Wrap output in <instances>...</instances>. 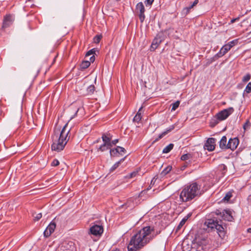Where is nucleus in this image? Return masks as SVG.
I'll return each mask as SVG.
<instances>
[{
  "instance_id": "nucleus-1",
  "label": "nucleus",
  "mask_w": 251,
  "mask_h": 251,
  "mask_svg": "<svg viewBox=\"0 0 251 251\" xmlns=\"http://www.w3.org/2000/svg\"><path fill=\"white\" fill-rule=\"evenodd\" d=\"M160 231H154L152 226L143 227L131 238L127 246L128 251H138L152 241Z\"/></svg>"
},
{
  "instance_id": "nucleus-2",
  "label": "nucleus",
  "mask_w": 251,
  "mask_h": 251,
  "mask_svg": "<svg viewBox=\"0 0 251 251\" xmlns=\"http://www.w3.org/2000/svg\"><path fill=\"white\" fill-rule=\"evenodd\" d=\"M201 185L197 182H192L186 185L182 188L179 194V201L187 202L199 197L202 194Z\"/></svg>"
},
{
  "instance_id": "nucleus-3",
  "label": "nucleus",
  "mask_w": 251,
  "mask_h": 251,
  "mask_svg": "<svg viewBox=\"0 0 251 251\" xmlns=\"http://www.w3.org/2000/svg\"><path fill=\"white\" fill-rule=\"evenodd\" d=\"M66 124L62 129L61 132L58 136V134H55L52 137L53 143L51 146V148L52 151L59 152L62 151L69 138H67L68 134L70 132V129L66 132V127L67 126Z\"/></svg>"
},
{
  "instance_id": "nucleus-4",
  "label": "nucleus",
  "mask_w": 251,
  "mask_h": 251,
  "mask_svg": "<svg viewBox=\"0 0 251 251\" xmlns=\"http://www.w3.org/2000/svg\"><path fill=\"white\" fill-rule=\"evenodd\" d=\"M58 221V218H55L48 225L44 231V236L48 238L50 236L56 227V224Z\"/></svg>"
},
{
  "instance_id": "nucleus-5",
  "label": "nucleus",
  "mask_w": 251,
  "mask_h": 251,
  "mask_svg": "<svg viewBox=\"0 0 251 251\" xmlns=\"http://www.w3.org/2000/svg\"><path fill=\"white\" fill-rule=\"evenodd\" d=\"M234 111L233 107H229L220 111L216 114L218 119L221 121L226 120L228 117Z\"/></svg>"
},
{
  "instance_id": "nucleus-6",
  "label": "nucleus",
  "mask_w": 251,
  "mask_h": 251,
  "mask_svg": "<svg viewBox=\"0 0 251 251\" xmlns=\"http://www.w3.org/2000/svg\"><path fill=\"white\" fill-rule=\"evenodd\" d=\"M135 11L138 15L141 23H143L145 19V9L142 2H139L136 4Z\"/></svg>"
},
{
  "instance_id": "nucleus-7",
  "label": "nucleus",
  "mask_w": 251,
  "mask_h": 251,
  "mask_svg": "<svg viewBox=\"0 0 251 251\" xmlns=\"http://www.w3.org/2000/svg\"><path fill=\"white\" fill-rule=\"evenodd\" d=\"M109 152L111 156L116 157L123 155L126 153V151L124 148L117 146L115 148L110 149Z\"/></svg>"
},
{
  "instance_id": "nucleus-8",
  "label": "nucleus",
  "mask_w": 251,
  "mask_h": 251,
  "mask_svg": "<svg viewBox=\"0 0 251 251\" xmlns=\"http://www.w3.org/2000/svg\"><path fill=\"white\" fill-rule=\"evenodd\" d=\"M103 231V227L101 226L94 225L89 229V234L95 236H100L102 234Z\"/></svg>"
},
{
  "instance_id": "nucleus-9",
  "label": "nucleus",
  "mask_w": 251,
  "mask_h": 251,
  "mask_svg": "<svg viewBox=\"0 0 251 251\" xmlns=\"http://www.w3.org/2000/svg\"><path fill=\"white\" fill-rule=\"evenodd\" d=\"M216 139L214 138H209L206 141L204 148L209 151H213L215 148Z\"/></svg>"
},
{
  "instance_id": "nucleus-10",
  "label": "nucleus",
  "mask_w": 251,
  "mask_h": 251,
  "mask_svg": "<svg viewBox=\"0 0 251 251\" xmlns=\"http://www.w3.org/2000/svg\"><path fill=\"white\" fill-rule=\"evenodd\" d=\"M14 18L11 15H6L3 18L2 29H4L9 27L12 24Z\"/></svg>"
},
{
  "instance_id": "nucleus-11",
  "label": "nucleus",
  "mask_w": 251,
  "mask_h": 251,
  "mask_svg": "<svg viewBox=\"0 0 251 251\" xmlns=\"http://www.w3.org/2000/svg\"><path fill=\"white\" fill-rule=\"evenodd\" d=\"M231 49V46H228L227 44L223 46L220 50L217 52L213 57L215 59H217L224 56L226 53H227Z\"/></svg>"
},
{
  "instance_id": "nucleus-12",
  "label": "nucleus",
  "mask_w": 251,
  "mask_h": 251,
  "mask_svg": "<svg viewBox=\"0 0 251 251\" xmlns=\"http://www.w3.org/2000/svg\"><path fill=\"white\" fill-rule=\"evenodd\" d=\"M239 141L238 138H230L227 142V148L231 151L235 150L239 145Z\"/></svg>"
},
{
  "instance_id": "nucleus-13",
  "label": "nucleus",
  "mask_w": 251,
  "mask_h": 251,
  "mask_svg": "<svg viewBox=\"0 0 251 251\" xmlns=\"http://www.w3.org/2000/svg\"><path fill=\"white\" fill-rule=\"evenodd\" d=\"M222 218L224 220L230 222L234 220L232 216L231 211L229 209H225L223 210Z\"/></svg>"
},
{
  "instance_id": "nucleus-14",
  "label": "nucleus",
  "mask_w": 251,
  "mask_h": 251,
  "mask_svg": "<svg viewBox=\"0 0 251 251\" xmlns=\"http://www.w3.org/2000/svg\"><path fill=\"white\" fill-rule=\"evenodd\" d=\"M218 221L214 219H207L205 222V224L206 225L207 228L209 229L208 231H211L212 230H215V227H216Z\"/></svg>"
},
{
  "instance_id": "nucleus-15",
  "label": "nucleus",
  "mask_w": 251,
  "mask_h": 251,
  "mask_svg": "<svg viewBox=\"0 0 251 251\" xmlns=\"http://www.w3.org/2000/svg\"><path fill=\"white\" fill-rule=\"evenodd\" d=\"M215 230L216 231L217 233L218 234L219 236L222 238L225 237V232L224 230V228L222 226V225L218 223L216 227H215Z\"/></svg>"
},
{
  "instance_id": "nucleus-16",
  "label": "nucleus",
  "mask_w": 251,
  "mask_h": 251,
  "mask_svg": "<svg viewBox=\"0 0 251 251\" xmlns=\"http://www.w3.org/2000/svg\"><path fill=\"white\" fill-rule=\"evenodd\" d=\"M219 147L222 150L228 149L227 138L226 136H223L219 142Z\"/></svg>"
},
{
  "instance_id": "nucleus-17",
  "label": "nucleus",
  "mask_w": 251,
  "mask_h": 251,
  "mask_svg": "<svg viewBox=\"0 0 251 251\" xmlns=\"http://www.w3.org/2000/svg\"><path fill=\"white\" fill-rule=\"evenodd\" d=\"M192 213H189L186 216L183 218L176 227V231L179 230L184 226L187 220L192 216Z\"/></svg>"
},
{
  "instance_id": "nucleus-18",
  "label": "nucleus",
  "mask_w": 251,
  "mask_h": 251,
  "mask_svg": "<svg viewBox=\"0 0 251 251\" xmlns=\"http://www.w3.org/2000/svg\"><path fill=\"white\" fill-rule=\"evenodd\" d=\"M112 135L109 133H103L102 135V140L103 143L107 144L110 145V142L112 139Z\"/></svg>"
},
{
  "instance_id": "nucleus-19",
  "label": "nucleus",
  "mask_w": 251,
  "mask_h": 251,
  "mask_svg": "<svg viewBox=\"0 0 251 251\" xmlns=\"http://www.w3.org/2000/svg\"><path fill=\"white\" fill-rule=\"evenodd\" d=\"M233 193V190H231L227 192L226 194L225 197L222 200V201L224 202H228L229 201L230 198L232 197Z\"/></svg>"
},
{
  "instance_id": "nucleus-20",
  "label": "nucleus",
  "mask_w": 251,
  "mask_h": 251,
  "mask_svg": "<svg viewBox=\"0 0 251 251\" xmlns=\"http://www.w3.org/2000/svg\"><path fill=\"white\" fill-rule=\"evenodd\" d=\"M161 42H162L160 41L156 37H155L153 40L151 46V49H152V50H154L155 49H156Z\"/></svg>"
},
{
  "instance_id": "nucleus-21",
  "label": "nucleus",
  "mask_w": 251,
  "mask_h": 251,
  "mask_svg": "<svg viewBox=\"0 0 251 251\" xmlns=\"http://www.w3.org/2000/svg\"><path fill=\"white\" fill-rule=\"evenodd\" d=\"M220 121H221L218 119V117H217L216 115H215L210 120L209 122V126L211 127H214L219 123Z\"/></svg>"
},
{
  "instance_id": "nucleus-22",
  "label": "nucleus",
  "mask_w": 251,
  "mask_h": 251,
  "mask_svg": "<svg viewBox=\"0 0 251 251\" xmlns=\"http://www.w3.org/2000/svg\"><path fill=\"white\" fill-rule=\"evenodd\" d=\"M126 157V156H125L124 158L121 159L119 161L116 162L110 169V172H112L115 170L119 166L120 164L125 160Z\"/></svg>"
},
{
  "instance_id": "nucleus-23",
  "label": "nucleus",
  "mask_w": 251,
  "mask_h": 251,
  "mask_svg": "<svg viewBox=\"0 0 251 251\" xmlns=\"http://www.w3.org/2000/svg\"><path fill=\"white\" fill-rule=\"evenodd\" d=\"M193 7H194L190 5L188 7H185L183 8L181 12V16L182 17L186 16L189 13L190 10L192 9Z\"/></svg>"
},
{
  "instance_id": "nucleus-24",
  "label": "nucleus",
  "mask_w": 251,
  "mask_h": 251,
  "mask_svg": "<svg viewBox=\"0 0 251 251\" xmlns=\"http://www.w3.org/2000/svg\"><path fill=\"white\" fill-rule=\"evenodd\" d=\"M111 146L109 144H106L105 143H103L97 149V151H107L108 149H110Z\"/></svg>"
},
{
  "instance_id": "nucleus-25",
  "label": "nucleus",
  "mask_w": 251,
  "mask_h": 251,
  "mask_svg": "<svg viewBox=\"0 0 251 251\" xmlns=\"http://www.w3.org/2000/svg\"><path fill=\"white\" fill-rule=\"evenodd\" d=\"M90 65V61L88 60L83 61L80 65L81 70H84L88 68Z\"/></svg>"
},
{
  "instance_id": "nucleus-26",
  "label": "nucleus",
  "mask_w": 251,
  "mask_h": 251,
  "mask_svg": "<svg viewBox=\"0 0 251 251\" xmlns=\"http://www.w3.org/2000/svg\"><path fill=\"white\" fill-rule=\"evenodd\" d=\"M73 246L74 243L72 242H70L68 243L67 242H64L61 246V248L66 250H69L71 248H73Z\"/></svg>"
},
{
  "instance_id": "nucleus-27",
  "label": "nucleus",
  "mask_w": 251,
  "mask_h": 251,
  "mask_svg": "<svg viewBox=\"0 0 251 251\" xmlns=\"http://www.w3.org/2000/svg\"><path fill=\"white\" fill-rule=\"evenodd\" d=\"M197 242H192L190 247L188 246L185 249L186 251H197Z\"/></svg>"
},
{
  "instance_id": "nucleus-28",
  "label": "nucleus",
  "mask_w": 251,
  "mask_h": 251,
  "mask_svg": "<svg viewBox=\"0 0 251 251\" xmlns=\"http://www.w3.org/2000/svg\"><path fill=\"white\" fill-rule=\"evenodd\" d=\"M174 145L172 143L169 144L163 150V153H167L169 152L174 148Z\"/></svg>"
},
{
  "instance_id": "nucleus-29",
  "label": "nucleus",
  "mask_w": 251,
  "mask_h": 251,
  "mask_svg": "<svg viewBox=\"0 0 251 251\" xmlns=\"http://www.w3.org/2000/svg\"><path fill=\"white\" fill-rule=\"evenodd\" d=\"M142 108V107H141L139 108L138 112L137 113V114L135 115V116L133 118L134 121L138 123L141 121L142 116H141V113H139V111L141 110Z\"/></svg>"
},
{
  "instance_id": "nucleus-30",
  "label": "nucleus",
  "mask_w": 251,
  "mask_h": 251,
  "mask_svg": "<svg viewBox=\"0 0 251 251\" xmlns=\"http://www.w3.org/2000/svg\"><path fill=\"white\" fill-rule=\"evenodd\" d=\"M160 41L163 42L165 39V35L163 31L158 32L155 36Z\"/></svg>"
},
{
  "instance_id": "nucleus-31",
  "label": "nucleus",
  "mask_w": 251,
  "mask_h": 251,
  "mask_svg": "<svg viewBox=\"0 0 251 251\" xmlns=\"http://www.w3.org/2000/svg\"><path fill=\"white\" fill-rule=\"evenodd\" d=\"M95 90V87L94 85H90L87 88V94L88 95H92Z\"/></svg>"
},
{
  "instance_id": "nucleus-32",
  "label": "nucleus",
  "mask_w": 251,
  "mask_h": 251,
  "mask_svg": "<svg viewBox=\"0 0 251 251\" xmlns=\"http://www.w3.org/2000/svg\"><path fill=\"white\" fill-rule=\"evenodd\" d=\"M196 247L197 251H206V250L205 245L200 244L198 242H197Z\"/></svg>"
},
{
  "instance_id": "nucleus-33",
  "label": "nucleus",
  "mask_w": 251,
  "mask_h": 251,
  "mask_svg": "<svg viewBox=\"0 0 251 251\" xmlns=\"http://www.w3.org/2000/svg\"><path fill=\"white\" fill-rule=\"evenodd\" d=\"M171 169H172V166H168L167 167H166L165 169H163V170L162 171L161 174L162 175L165 176L171 171Z\"/></svg>"
},
{
  "instance_id": "nucleus-34",
  "label": "nucleus",
  "mask_w": 251,
  "mask_h": 251,
  "mask_svg": "<svg viewBox=\"0 0 251 251\" xmlns=\"http://www.w3.org/2000/svg\"><path fill=\"white\" fill-rule=\"evenodd\" d=\"M192 154L190 153H186L183 155H182L181 156V160L183 161H185L188 159H189L190 158H192Z\"/></svg>"
},
{
  "instance_id": "nucleus-35",
  "label": "nucleus",
  "mask_w": 251,
  "mask_h": 251,
  "mask_svg": "<svg viewBox=\"0 0 251 251\" xmlns=\"http://www.w3.org/2000/svg\"><path fill=\"white\" fill-rule=\"evenodd\" d=\"M180 101L179 100H177L175 102L172 103V107L171 109V111H173L176 110L178 107Z\"/></svg>"
},
{
  "instance_id": "nucleus-36",
  "label": "nucleus",
  "mask_w": 251,
  "mask_h": 251,
  "mask_svg": "<svg viewBox=\"0 0 251 251\" xmlns=\"http://www.w3.org/2000/svg\"><path fill=\"white\" fill-rule=\"evenodd\" d=\"M101 38L102 36L101 35H96L93 39L94 42L96 44L99 43L100 42Z\"/></svg>"
},
{
  "instance_id": "nucleus-37",
  "label": "nucleus",
  "mask_w": 251,
  "mask_h": 251,
  "mask_svg": "<svg viewBox=\"0 0 251 251\" xmlns=\"http://www.w3.org/2000/svg\"><path fill=\"white\" fill-rule=\"evenodd\" d=\"M251 78V75L248 73L247 74L242 78V81L243 82H247V81H249Z\"/></svg>"
},
{
  "instance_id": "nucleus-38",
  "label": "nucleus",
  "mask_w": 251,
  "mask_h": 251,
  "mask_svg": "<svg viewBox=\"0 0 251 251\" xmlns=\"http://www.w3.org/2000/svg\"><path fill=\"white\" fill-rule=\"evenodd\" d=\"M251 92V81L246 86L245 90L244 93H250Z\"/></svg>"
},
{
  "instance_id": "nucleus-39",
  "label": "nucleus",
  "mask_w": 251,
  "mask_h": 251,
  "mask_svg": "<svg viewBox=\"0 0 251 251\" xmlns=\"http://www.w3.org/2000/svg\"><path fill=\"white\" fill-rule=\"evenodd\" d=\"M138 174V171H133L126 176V178H131L135 177Z\"/></svg>"
},
{
  "instance_id": "nucleus-40",
  "label": "nucleus",
  "mask_w": 251,
  "mask_h": 251,
  "mask_svg": "<svg viewBox=\"0 0 251 251\" xmlns=\"http://www.w3.org/2000/svg\"><path fill=\"white\" fill-rule=\"evenodd\" d=\"M168 133L165 131H163V132H162L161 134H160L158 135V137L157 138H156L155 139V140L154 141V142L158 141L159 140H160L161 138H162L163 137H164Z\"/></svg>"
},
{
  "instance_id": "nucleus-41",
  "label": "nucleus",
  "mask_w": 251,
  "mask_h": 251,
  "mask_svg": "<svg viewBox=\"0 0 251 251\" xmlns=\"http://www.w3.org/2000/svg\"><path fill=\"white\" fill-rule=\"evenodd\" d=\"M251 126V123L249 120H247L246 123L243 125V128L244 130L248 129Z\"/></svg>"
},
{
  "instance_id": "nucleus-42",
  "label": "nucleus",
  "mask_w": 251,
  "mask_h": 251,
  "mask_svg": "<svg viewBox=\"0 0 251 251\" xmlns=\"http://www.w3.org/2000/svg\"><path fill=\"white\" fill-rule=\"evenodd\" d=\"M95 51H96V49L93 48V49L89 50L86 53L85 56L87 57V56H90V55H92V54L94 55V54H95Z\"/></svg>"
},
{
  "instance_id": "nucleus-43",
  "label": "nucleus",
  "mask_w": 251,
  "mask_h": 251,
  "mask_svg": "<svg viewBox=\"0 0 251 251\" xmlns=\"http://www.w3.org/2000/svg\"><path fill=\"white\" fill-rule=\"evenodd\" d=\"M33 216L34 217V220L35 221H39L42 217V214L41 213H39L36 215V216H34L33 214Z\"/></svg>"
},
{
  "instance_id": "nucleus-44",
  "label": "nucleus",
  "mask_w": 251,
  "mask_h": 251,
  "mask_svg": "<svg viewBox=\"0 0 251 251\" xmlns=\"http://www.w3.org/2000/svg\"><path fill=\"white\" fill-rule=\"evenodd\" d=\"M175 127V125H173L170 126L169 127L166 128L165 130V131L168 133L169 132H171L172 130H173Z\"/></svg>"
},
{
  "instance_id": "nucleus-45",
  "label": "nucleus",
  "mask_w": 251,
  "mask_h": 251,
  "mask_svg": "<svg viewBox=\"0 0 251 251\" xmlns=\"http://www.w3.org/2000/svg\"><path fill=\"white\" fill-rule=\"evenodd\" d=\"M59 164V161L56 159H53V160L52 161L51 163V165L52 166H58V165Z\"/></svg>"
},
{
  "instance_id": "nucleus-46",
  "label": "nucleus",
  "mask_w": 251,
  "mask_h": 251,
  "mask_svg": "<svg viewBox=\"0 0 251 251\" xmlns=\"http://www.w3.org/2000/svg\"><path fill=\"white\" fill-rule=\"evenodd\" d=\"M153 1H154V0H146L145 1V3L146 6H151L152 4Z\"/></svg>"
},
{
  "instance_id": "nucleus-47",
  "label": "nucleus",
  "mask_w": 251,
  "mask_h": 251,
  "mask_svg": "<svg viewBox=\"0 0 251 251\" xmlns=\"http://www.w3.org/2000/svg\"><path fill=\"white\" fill-rule=\"evenodd\" d=\"M237 42L236 40H232L229 42L227 45L229 46H231V48L235 45V43Z\"/></svg>"
},
{
  "instance_id": "nucleus-48",
  "label": "nucleus",
  "mask_w": 251,
  "mask_h": 251,
  "mask_svg": "<svg viewBox=\"0 0 251 251\" xmlns=\"http://www.w3.org/2000/svg\"><path fill=\"white\" fill-rule=\"evenodd\" d=\"M118 141H119V139H115V140H112V141L111 140V142H110V146H111V147L113 145H115L118 142Z\"/></svg>"
},
{
  "instance_id": "nucleus-49",
  "label": "nucleus",
  "mask_w": 251,
  "mask_h": 251,
  "mask_svg": "<svg viewBox=\"0 0 251 251\" xmlns=\"http://www.w3.org/2000/svg\"><path fill=\"white\" fill-rule=\"evenodd\" d=\"M95 60V57L94 55H93L89 59L90 63L91 64V62L93 63Z\"/></svg>"
},
{
  "instance_id": "nucleus-50",
  "label": "nucleus",
  "mask_w": 251,
  "mask_h": 251,
  "mask_svg": "<svg viewBox=\"0 0 251 251\" xmlns=\"http://www.w3.org/2000/svg\"><path fill=\"white\" fill-rule=\"evenodd\" d=\"M199 2V0H195L191 4V5L194 7L195 6H196Z\"/></svg>"
},
{
  "instance_id": "nucleus-51",
  "label": "nucleus",
  "mask_w": 251,
  "mask_h": 251,
  "mask_svg": "<svg viewBox=\"0 0 251 251\" xmlns=\"http://www.w3.org/2000/svg\"><path fill=\"white\" fill-rule=\"evenodd\" d=\"M215 213L217 215H221V216L222 215V212H221V210H220L217 209L216 211H215Z\"/></svg>"
},
{
  "instance_id": "nucleus-52",
  "label": "nucleus",
  "mask_w": 251,
  "mask_h": 251,
  "mask_svg": "<svg viewBox=\"0 0 251 251\" xmlns=\"http://www.w3.org/2000/svg\"><path fill=\"white\" fill-rule=\"evenodd\" d=\"M78 111V109L76 111L74 115L71 118V119H73V118H74L75 116L76 115Z\"/></svg>"
},
{
  "instance_id": "nucleus-53",
  "label": "nucleus",
  "mask_w": 251,
  "mask_h": 251,
  "mask_svg": "<svg viewBox=\"0 0 251 251\" xmlns=\"http://www.w3.org/2000/svg\"><path fill=\"white\" fill-rule=\"evenodd\" d=\"M247 232L251 233V228H249L247 229Z\"/></svg>"
},
{
  "instance_id": "nucleus-54",
  "label": "nucleus",
  "mask_w": 251,
  "mask_h": 251,
  "mask_svg": "<svg viewBox=\"0 0 251 251\" xmlns=\"http://www.w3.org/2000/svg\"><path fill=\"white\" fill-rule=\"evenodd\" d=\"M236 20V19H233L231 20V23H233Z\"/></svg>"
},
{
  "instance_id": "nucleus-55",
  "label": "nucleus",
  "mask_w": 251,
  "mask_h": 251,
  "mask_svg": "<svg viewBox=\"0 0 251 251\" xmlns=\"http://www.w3.org/2000/svg\"><path fill=\"white\" fill-rule=\"evenodd\" d=\"M100 140V139H98V140H97V141H96V142L95 143H98L99 142V141Z\"/></svg>"
},
{
  "instance_id": "nucleus-56",
  "label": "nucleus",
  "mask_w": 251,
  "mask_h": 251,
  "mask_svg": "<svg viewBox=\"0 0 251 251\" xmlns=\"http://www.w3.org/2000/svg\"><path fill=\"white\" fill-rule=\"evenodd\" d=\"M112 251H119V250H116Z\"/></svg>"
},
{
  "instance_id": "nucleus-57",
  "label": "nucleus",
  "mask_w": 251,
  "mask_h": 251,
  "mask_svg": "<svg viewBox=\"0 0 251 251\" xmlns=\"http://www.w3.org/2000/svg\"><path fill=\"white\" fill-rule=\"evenodd\" d=\"M96 77L95 78V82H96Z\"/></svg>"
}]
</instances>
